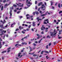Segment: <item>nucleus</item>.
<instances>
[{
  "mask_svg": "<svg viewBox=\"0 0 62 62\" xmlns=\"http://www.w3.org/2000/svg\"><path fill=\"white\" fill-rule=\"evenodd\" d=\"M20 11H18V12H17V14H19V13H20Z\"/></svg>",
  "mask_w": 62,
  "mask_h": 62,
  "instance_id": "42",
  "label": "nucleus"
},
{
  "mask_svg": "<svg viewBox=\"0 0 62 62\" xmlns=\"http://www.w3.org/2000/svg\"><path fill=\"white\" fill-rule=\"evenodd\" d=\"M42 39H41V40H39L38 42V43H40V42H41V40Z\"/></svg>",
  "mask_w": 62,
  "mask_h": 62,
  "instance_id": "10",
  "label": "nucleus"
},
{
  "mask_svg": "<svg viewBox=\"0 0 62 62\" xmlns=\"http://www.w3.org/2000/svg\"><path fill=\"white\" fill-rule=\"evenodd\" d=\"M45 52V51H42L41 52V54H43V53H44V52Z\"/></svg>",
  "mask_w": 62,
  "mask_h": 62,
  "instance_id": "9",
  "label": "nucleus"
},
{
  "mask_svg": "<svg viewBox=\"0 0 62 62\" xmlns=\"http://www.w3.org/2000/svg\"><path fill=\"white\" fill-rule=\"evenodd\" d=\"M40 5H42V2H41L40 3Z\"/></svg>",
  "mask_w": 62,
  "mask_h": 62,
  "instance_id": "38",
  "label": "nucleus"
},
{
  "mask_svg": "<svg viewBox=\"0 0 62 62\" xmlns=\"http://www.w3.org/2000/svg\"><path fill=\"white\" fill-rule=\"evenodd\" d=\"M43 29H44V28L41 27V30H44Z\"/></svg>",
  "mask_w": 62,
  "mask_h": 62,
  "instance_id": "20",
  "label": "nucleus"
},
{
  "mask_svg": "<svg viewBox=\"0 0 62 62\" xmlns=\"http://www.w3.org/2000/svg\"><path fill=\"white\" fill-rule=\"evenodd\" d=\"M1 10H3V6H2L1 7Z\"/></svg>",
  "mask_w": 62,
  "mask_h": 62,
  "instance_id": "14",
  "label": "nucleus"
},
{
  "mask_svg": "<svg viewBox=\"0 0 62 62\" xmlns=\"http://www.w3.org/2000/svg\"><path fill=\"white\" fill-rule=\"evenodd\" d=\"M10 12L9 13H12V10H11V7H10Z\"/></svg>",
  "mask_w": 62,
  "mask_h": 62,
  "instance_id": "5",
  "label": "nucleus"
},
{
  "mask_svg": "<svg viewBox=\"0 0 62 62\" xmlns=\"http://www.w3.org/2000/svg\"><path fill=\"white\" fill-rule=\"evenodd\" d=\"M3 32H4L5 33L6 32V31L3 30L1 32V33H3Z\"/></svg>",
  "mask_w": 62,
  "mask_h": 62,
  "instance_id": "8",
  "label": "nucleus"
},
{
  "mask_svg": "<svg viewBox=\"0 0 62 62\" xmlns=\"http://www.w3.org/2000/svg\"><path fill=\"white\" fill-rule=\"evenodd\" d=\"M57 33V32H56V31H55V29L54 30V34L53 32H51V36H52V37H53V36H54V37H55V36H56V35H55Z\"/></svg>",
  "mask_w": 62,
  "mask_h": 62,
  "instance_id": "1",
  "label": "nucleus"
},
{
  "mask_svg": "<svg viewBox=\"0 0 62 62\" xmlns=\"http://www.w3.org/2000/svg\"><path fill=\"white\" fill-rule=\"evenodd\" d=\"M24 44H25V45H26V44H27V43L24 42Z\"/></svg>",
  "mask_w": 62,
  "mask_h": 62,
  "instance_id": "61",
  "label": "nucleus"
},
{
  "mask_svg": "<svg viewBox=\"0 0 62 62\" xmlns=\"http://www.w3.org/2000/svg\"><path fill=\"white\" fill-rule=\"evenodd\" d=\"M14 7H17V5H15L14 4L13 5Z\"/></svg>",
  "mask_w": 62,
  "mask_h": 62,
  "instance_id": "45",
  "label": "nucleus"
},
{
  "mask_svg": "<svg viewBox=\"0 0 62 62\" xmlns=\"http://www.w3.org/2000/svg\"><path fill=\"white\" fill-rule=\"evenodd\" d=\"M46 49H48V45H47L46 47Z\"/></svg>",
  "mask_w": 62,
  "mask_h": 62,
  "instance_id": "46",
  "label": "nucleus"
},
{
  "mask_svg": "<svg viewBox=\"0 0 62 62\" xmlns=\"http://www.w3.org/2000/svg\"><path fill=\"white\" fill-rule=\"evenodd\" d=\"M21 53H19L18 54V56H20V55H21Z\"/></svg>",
  "mask_w": 62,
  "mask_h": 62,
  "instance_id": "26",
  "label": "nucleus"
},
{
  "mask_svg": "<svg viewBox=\"0 0 62 62\" xmlns=\"http://www.w3.org/2000/svg\"><path fill=\"white\" fill-rule=\"evenodd\" d=\"M18 30H19V29H17L16 30V31H18Z\"/></svg>",
  "mask_w": 62,
  "mask_h": 62,
  "instance_id": "59",
  "label": "nucleus"
},
{
  "mask_svg": "<svg viewBox=\"0 0 62 62\" xmlns=\"http://www.w3.org/2000/svg\"><path fill=\"white\" fill-rule=\"evenodd\" d=\"M47 38H50L51 37H50L49 36H48L46 37Z\"/></svg>",
  "mask_w": 62,
  "mask_h": 62,
  "instance_id": "15",
  "label": "nucleus"
},
{
  "mask_svg": "<svg viewBox=\"0 0 62 62\" xmlns=\"http://www.w3.org/2000/svg\"><path fill=\"white\" fill-rule=\"evenodd\" d=\"M33 45H34V46H36V44H35V43H33Z\"/></svg>",
  "mask_w": 62,
  "mask_h": 62,
  "instance_id": "37",
  "label": "nucleus"
},
{
  "mask_svg": "<svg viewBox=\"0 0 62 62\" xmlns=\"http://www.w3.org/2000/svg\"><path fill=\"white\" fill-rule=\"evenodd\" d=\"M62 13V11H60V12H59V14H60V13Z\"/></svg>",
  "mask_w": 62,
  "mask_h": 62,
  "instance_id": "47",
  "label": "nucleus"
},
{
  "mask_svg": "<svg viewBox=\"0 0 62 62\" xmlns=\"http://www.w3.org/2000/svg\"><path fill=\"white\" fill-rule=\"evenodd\" d=\"M36 22H32V24H35Z\"/></svg>",
  "mask_w": 62,
  "mask_h": 62,
  "instance_id": "29",
  "label": "nucleus"
},
{
  "mask_svg": "<svg viewBox=\"0 0 62 62\" xmlns=\"http://www.w3.org/2000/svg\"><path fill=\"white\" fill-rule=\"evenodd\" d=\"M11 48V47H9V48H8V49H8V50H10V48Z\"/></svg>",
  "mask_w": 62,
  "mask_h": 62,
  "instance_id": "35",
  "label": "nucleus"
},
{
  "mask_svg": "<svg viewBox=\"0 0 62 62\" xmlns=\"http://www.w3.org/2000/svg\"><path fill=\"white\" fill-rule=\"evenodd\" d=\"M23 4H22V5H19V6L21 7H23Z\"/></svg>",
  "mask_w": 62,
  "mask_h": 62,
  "instance_id": "23",
  "label": "nucleus"
},
{
  "mask_svg": "<svg viewBox=\"0 0 62 62\" xmlns=\"http://www.w3.org/2000/svg\"><path fill=\"white\" fill-rule=\"evenodd\" d=\"M5 42H3V44H2V45H4V43H5Z\"/></svg>",
  "mask_w": 62,
  "mask_h": 62,
  "instance_id": "63",
  "label": "nucleus"
},
{
  "mask_svg": "<svg viewBox=\"0 0 62 62\" xmlns=\"http://www.w3.org/2000/svg\"><path fill=\"white\" fill-rule=\"evenodd\" d=\"M21 46V45L19 44H16L15 45V46Z\"/></svg>",
  "mask_w": 62,
  "mask_h": 62,
  "instance_id": "6",
  "label": "nucleus"
},
{
  "mask_svg": "<svg viewBox=\"0 0 62 62\" xmlns=\"http://www.w3.org/2000/svg\"><path fill=\"white\" fill-rule=\"evenodd\" d=\"M22 33L23 34H24V33H25V32H24L23 31H22Z\"/></svg>",
  "mask_w": 62,
  "mask_h": 62,
  "instance_id": "52",
  "label": "nucleus"
},
{
  "mask_svg": "<svg viewBox=\"0 0 62 62\" xmlns=\"http://www.w3.org/2000/svg\"><path fill=\"white\" fill-rule=\"evenodd\" d=\"M27 31H29V29L28 28L26 29Z\"/></svg>",
  "mask_w": 62,
  "mask_h": 62,
  "instance_id": "41",
  "label": "nucleus"
},
{
  "mask_svg": "<svg viewBox=\"0 0 62 62\" xmlns=\"http://www.w3.org/2000/svg\"><path fill=\"white\" fill-rule=\"evenodd\" d=\"M1 33H2V34H0V36H2L3 35H4V33L2 32Z\"/></svg>",
  "mask_w": 62,
  "mask_h": 62,
  "instance_id": "13",
  "label": "nucleus"
},
{
  "mask_svg": "<svg viewBox=\"0 0 62 62\" xmlns=\"http://www.w3.org/2000/svg\"><path fill=\"white\" fill-rule=\"evenodd\" d=\"M58 39H62V37H59V38H58Z\"/></svg>",
  "mask_w": 62,
  "mask_h": 62,
  "instance_id": "33",
  "label": "nucleus"
},
{
  "mask_svg": "<svg viewBox=\"0 0 62 62\" xmlns=\"http://www.w3.org/2000/svg\"><path fill=\"white\" fill-rule=\"evenodd\" d=\"M41 8H42V9L43 10H44L46 9V7L44 6V4H42V7H41Z\"/></svg>",
  "mask_w": 62,
  "mask_h": 62,
  "instance_id": "2",
  "label": "nucleus"
},
{
  "mask_svg": "<svg viewBox=\"0 0 62 62\" xmlns=\"http://www.w3.org/2000/svg\"><path fill=\"white\" fill-rule=\"evenodd\" d=\"M42 28H44V29H45V27H44V25H43L42 26Z\"/></svg>",
  "mask_w": 62,
  "mask_h": 62,
  "instance_id": "16",
  "label": "nucleus"
},
{
  "mask_svg": "<svg viewBox=\"0 0 62 62\" xmlns=\"http://www.w3.org/2000/svg\"><path fill=\"white\" fill-rule=\"evenodd\" d=\"M39 20H40V21H41V20H42V19H39V20H38V22L39 21Z\"/></svg>",
  "mask_w": 62,
  "mask_h": 62,
  "instance_id": "34",
  "label": "nucleus"
},
{
  "mask_svg": "<svg viewBox=\"0 0 62 62\" xmlns=\"http://www.w3.org/2000/svg\"><path fill=\"white\" fill-rule=\"evenodd\" d=\"M41 34H44V32H43V31H42L41 32Z\"/></svg>",
  "mask_w": 62,
  "mask_h": 62,
  "instance_id": "53",
  "label": "nucleus"
},
{
  "mask_svg": "<svg viewBox=\"0 0 62 62\" xmlns=\"http://www.w3.org/2000/svg\"><path fill=\"white\" fill-rule=\"evenodd\" d=\"M35 25H36V24H32V26L33 27H34V26H35Z\"/></svg>",
  "mask_w": 62,
  "mask_h": 62,
  "instance_id": "30",
  "label": "nucleus"
},
{
  "mask_svg": "<svg viewBox=\"0 0 62 62\" xmlns=\"http://www.w3.org/2000/svg\"><path fill=\"white\" fill-rule=\"evenodd\" d=\"M10 14V16H12V13H9Z\"/></svg>",
  "mask_w": 62,
  "mask_h": 62,
  "instance_id": "32",
  "label": "nucleus"
},
{
  "mask_svg": "<svg viewBox=\"0 0 62 62\" xmlns=\"http://www.w3.org/2000/svg\"><path fill=\"white\" fill-rule=\"evenodd\" d=\"M10 4V3L9 4H8L7 3H6L5 5V6L6 7V6H8V5H9V4Z\"/></svg>",
  "mask_w": 62,
  "mask_h": 62,
  "instance_id": "7",
  "label": "nucleus"
},
{
  "mask_svg": "<svg viewBox=\"0 0 62 62\" xmlns=\"http://www.w3.org/2000/svg\"><path fill=\"white\" fill-rule=\"evenodd\" d=\"M37 55H36V54H34L33 55V56H37Z\"/></svg>",
  "mask_w": 62,
  "mask_h": 62,
  "instance_id": "36",
  "label": "nucleus"
},
{
  "mask_svg": "<svg viewBox=\"0 0 62 62\" xmlns=\"http://www.w3.org/2000/svg\"><path fill=\"white\" fill-rule=\"evenodd\" d=\"M19 17L20 18H22L23 17V16H19Z\"/></svg>",
  "mask_w": 62,
  "mask_h": 62,
  "instance_id": "39",
  "label": "nucleus"
},
{
  "mask_svg": "<svg viewBox=\"0 0 62 62\" xmlns=\"http://www.w3.org/2000/svg\"><path fill=\"white\" fill-rule=\"evenodd\" d=\"M46 14H43L41 15V16H45V15H46Z\"/></svg>",
  "mask_w": 62,
  "mask_h": 62,
  "instance_id": "12",
  "label": "nucleus"
},
{
  "mask_svg": "<svg viewBox=\"0 0 62 62\" xmlns=\"http://www.w3.org/2000/svg\"><path fill=\"white\" fill-rule=\"evenodd\" d=\"M38 6H40V3L38 4Z\"/></svg>",
  "mask_w": 62,
  "mask_h": 62,
  "instance_id": "56",
  "label": "nucleus"
},
{
  "mask_svg": "<svg viewBox=\"0 0 62 62\" xmlns=\"http://www.w3.org/2000/svg\"><path fill=\"white\" fill-rule=\"evenodd\" d=\"M58 7H59V8H60V4H58Z\"/></svg>",
  "mask_w": 62,
  "mask_h": 62,
  "instance_id": "18",
  "label": "nucleus"
},
{
  "mask_svg": "<svg viewBox=\"0 0 62 62\" xmlns=\"http://www.w3.org/2000/svg\"><path fill=\"white\" fill-rule=\"evenodd\" d=\"M29 16V17L30 18L31 17H33V16H29V15L28 14H27L26 15V17H27V16Z\"/></svg>",
  "mask_w": 62,
  "mask_h": 62,
  "instance_id": "4",
  "label": "nucleus"
},
{
  "mask_svg": "<svg viewBox=\"0 0 62 62\" xmlns=\"http://www.w3.org/2000/svg\"><path fill=\"white\" fill-rule=\"evenodd\" d=\"M44 24H47V23L46 22H44Z\"/></svg>",
  "mask_w": 62,
  "mask_h": 62,
  "instance_id": "51",
  "label": "nucleus"
},
{
  "mask_svg": "<svg viewBox=\"0 0 62 62\" xmlns=\"http://www.w3.org/2000/svg\"><path fill=\"white\" fill-rule=\"evenodd\" d=\"M54 23H56V20H54Z\"/></svg>",
  "mask_w": 62,
  "mask_h": 62,
  "instance_id": "60",
  "label": "nucleus"
},
{
  "mask_svg": "<svg viewBox=\"0 0 62 62\" xmlns=\"http://www.w3.org/2000/svg\"><path fill=\"white\" fill-rule=\"evenodd\" d=\"M40 13H41V14H42V13H42V11H40Z\"/></svg>",
  "mask_w": 62,
  "mask_h": 62,
  "instance_id": "28",
  "label": "nucleus"
},
{
  "mask_svg": "<svg viewBox=\"0 0 62 62\" xmlns=\"http://www.w3.org/2000/svg\"><path fill=\"white\" fill-rule=\"evenodd\" d=\"M23 27H21V28L20 29V30H21L22 29H23Z\"/></svg>",
  "mask_w": 62,
  "mask_h": 62,
  "instance_id": "22",
  "label": "nucleus"
},
{
  "mask_svg": "<svg viewBox=\"0 0 62 62\" xmlns=\"http://www.w3.org/2000/svg\"><path fill=\"white\" fill-rule=\"evenodd\" d=\"M3 25H2L0 26V27L1 28H3Z\"/></svg>",
  "mask_w": 62,
  "mask_h": 62,
  "instance_id": "27",
  "label": "nucleus"
},
{
  "mask_svg": "<svg viewBox=\"0 0 62 62\" xmlns=\"http://www.w3.org/2000/svg\"><path fill=\"white\" fill-rule=\"evenodd\" d=\"M24 39H27V36H26V37H24Z\"/></svg>",
  "mask_w": 62,
  "mask_h": 62,
  "instance_id": "44",
  "label": "nucleus"
},
{
  "mask_svg": "<svg viewBox=\"0 0 62 62\" xmlns=\"http://www.w3.org/2000/svg\"><path fill=\"white\" fill-rule=\"evenodd\" d=\"M28 1V0H27V1H26L28 5H29V4H30V5H32V3H30V1H29L28 2H27Z\"/></svg>",
  "mask_w": 62,
  "mask_h": 62,
  "instance_id": "3",
  "label": "nucleus"
},
{
  "mask_svg": "<svg viewBox=\"0 0 62 62\" xmlns=\"http://www.w3.org/2000/svg\"><path fill=\"white\" fill-rule=\"evenodd\" d=\"M38 2H37V1H35V4H37V3Z\"/></svg>",
  "mask_w": 62,
  "mask_h": 62,
  "instance_id": "40",
  "label": "nucleus"
},
{
  "mask_svg": "<svg viewBox=\"0 0 62 62\" xmlns=\"http://www.w3.org/2000/svg\"><path fill=\"white\" fill-rule=\"evenodd\" d=\"M36 14H37V15H38L39 14V13L38 12H36Z\"/></svg>",
  "mask_w": 62,
  "mask_h": 62,
  "instance_id": "19",
  "label": "nucleus"
},
{
  "mask_svg": "<svg viewBox=\"0 0 62 62\" xmlns=\"http://www.w3.org/2000/svg\"><path fill=\"white\" fill-rule=\"evenodd\" d=\"M46 53H47V54H49V52L47 51H46L45 52Z\"/></svg>",
  "mask_w": 62,
  "mask_h": 62,
  "instance_id": "55",
  "label": "nucleus"
},
{
  "mask_svg": "<svg viewBox=\"0 0 62 62\" xmlns=\"http://www.w3.org/2000/svg\"><path fill=\"white\" fill-rule=\"evenodd\" d=\"M3 3H5V2H6V0H4L3 1Z\"/></svg>",
  "mask_w": 62,
  "mask_h": 62,
  "instance_id": "57",
  "label": "nucleus"
},
{
  "mask_svg": "<svg viewBox=\"0 0 62 62\" xmlns=\"http://www.w3.org/2000/svg\"><path fill=\"white\" fill-rule=\"evenodd\" d=\"M11 27H13V24H12L11 25Z\"/></svg>",
  "mask_w": 62,
  "mask_h": 62,
  "instance_id": "24",
  "label": "nucleus"
},
{
  "mask_svg": "<svg viewBox=\"0 0 62 62\" xmlns=\"http://www.w3.org/2000/svg\"><path fill=\"white\" fill-rule=\"evenodd\" d=\"M10 52V50H8V51H7L8 53V52Z\"/></svg>",
  "mask_w": 62,
  "mask_h": 62,
  "instance_id": "49",
  "label": "nucleus"
},
{
  "mask_svg": "<svg viewBox=\"0 0 62 62\" xmlns=\"http://www.w3.org/2000/svg\"><path fill=\"white\" fill-rule=\"evenodd\" d=\"M29 54H34V53H33L31 54V53H29Z\"/></svg>",
  "mask_w": 62,
  "mask_h": 62,
  "instance_id": "48",
  "label": "nucleus"
},
{
  "mask_svg": "<svg viewBox=\"0 0 62 62\" xmlns=\"http://www.w3.org/2000/svg\"><path fill=\"white\" fill-rule=\"evenodd\" d=\"M35 43H38V42H37V41H35Z\"/></svg>",
  "mask_w": 62,
  "mask_h": 62,
  "instance_id": "62",
  "label": "nucleus"
},
{
  "mask_svg": "<svg viewBox=\"0 0 62 62\" xmlns=\"http://www.w3.org/2000/svg\"><path fill=\"white\" fill-rule=\"evenodd\" d=\"M6 23V21H5V20H4V21L3 22H2V23L4 24V23Z\"/></svg>",
  "mask_w": 62,
  "mask_h": 62,
  "instance_id": "11",
  "label": "nucleus"
},
{
  "mask_svg": "<svg viewBox=\"0 0 62 62\" xmlns=\"http://www.w3.org/2000/svg\"><path fill=\"white\" fill-rule=\"evenodd\" d=\"M2 45L1 44H0V49H1L2 47Z\"/></svg>",
  "mask_w": 62,
  "mask_h": 62,
  "instance_id": "25",
  "label": "nucleus"
},
{
  "mask_svg": "<svg viewBox=\"0 0 62 62\" xmlns=\"http://www.w3.org/2000/svg\"><path fill=\"white\" fill-rule=\"evenodd\" d=\"M51 43H50L49 44V46H50V45H51Z\"/></svg>",
  "mask_w": 62,
  "mask_h": 62,
  "instance_id": "64",
  "label": "nucleus"
},
{
  "mask_svg": "<svg viewBox=\"0 0 62 62\" xmlns=\"http://www.w3.org/2000/svg\"><path fill=\"white\" fill-rule=\"evenodd\" d=\"M53 44H54V45H55V44H56V42H54Z\"/></svg>",
  "mask_w": 62,
  "mask_h": 62,
  "instance_id": "21",
  "label": "nucleus"
},
{
  "mask_svg": "<svg viewBox=\"0 0 62 62\" xmlns=\"http://www.w3.org/2000/svg\"><path fill=\"white\" fill-rule=\"evenodd\" d=\"M49 20L48 19H47L44 20V21H48Z\"/></svg>",
  "mask_w": 62,
  "mask_h": 62,
  "instance_id": "43",
  "label": "nucleus"
},
{
  "mask_svg": "<svg viewBox=\"0 0 62 62\" xmlns=\"http://www.w3.org/2000/svg\"><path fill=\"white\" fill-rule=\"evenodd\" d=\"M31 25H30L29 26H28V27L29 28H30V27H31Z\"/></svg>",
  "mask_w": 62,
  "mask_h": 62,
  "instance_id": "31",
  "label": "nucleus"
},
{
  "mask_svg": "<svg viewBox=\"0 0 62 62\" xmlns=\"http://www.w3.org/2000/svg\"><path fill=\"white\" fill-rule=\"evenodd\" d=\"M37 36H38V37H39V35L38 34H37Z\"/></svg>",
  "mask_w": 62,
  "mask_h": 62,
  "instance_id": "58",
  "label": "nucleus"
},
{
  "mask_svg": "<svg viewBox=\"0 0 62 62\" xmlns=\"http://www.w3.org/2000/svg\"><path fill=\"white\" fill-rule=\"evenodd\" d=\"M6 51H4L2 52L1 53H2V54H3V53H6Z\"/></svg>",
  "mask_w": 62,
  "mask_h": 62,
  "instance_id": "50",
  "label": "nucleus"
},
{
  "mask_svg": "<svg viewBox=\"0 0 62 62\" xmlns=\"http://www.w3.org/2000/svg\"><path fill=\"white\" fill-rule=\"evenodd\" d=\"M12 9H13V7H12V8H11V10Z\"/></svg>",
  "mask_w": 62,
  "mask_h": 62,
  "instance_id": "54",
  "label": "nucleus"
},
{
  "mask_svg": "<svg viewBox=\"0 0 62 62\" xmlns=\"http://www.w3.org/2000/svg\"><path fill=\"white\" fill-rule=\"evenodd\" d=\"M29 47L30 48V51H32L33 50H32V49H31V47H30V46H29Z\"/></svg>",
  "mask_w": 62,
  "mask_h": 62,
  "instance_id": "17",
  "label": "nucleus"
}]
</instances>
